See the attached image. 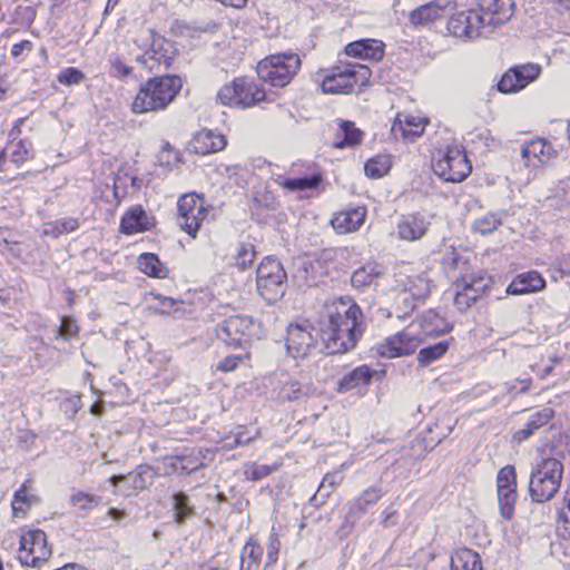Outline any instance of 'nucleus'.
I'll return each mask as SVG.
<instances>
[{
    "label": "nucleus",
    "instance_id": "4d7b16f0",
    "mask_svg": "<svg viewBox=\"0 0 570 570\" xmlns=\"http://www.w3.org/2000/svg\"><path fill=\"white\" fill-rule=\"evenodd\" d=\"M557 520L559 523H570V488L566 489L560 505L557 509Z\"/></svg>",
    "mask_w": 570,
    "mask_h": 570
},
{
    "label": "nucleus",
    "instance_id": "a878e982",
    "mask_svg": "<svg viewBox=\"0 0 570 570\" xmlns=\"http://www.w3.org/2000/svg\"><path fill=\"white\" fill-rule=\"evenodd\" d=\"M154 225V217H149L141 206H135L122 216L120 230L126 235H134L149 230Z\"/></svg>",
    "mask_w": 570,
    "mask_h": 570
},
{
    "label": "nucleus",
    "instance_id": "09e8293b",
    "mask_svg": "<svg viewBox=\"0 0 570 570\" xmlns=\"http://www.w3.org/2000/svg\"><path fill=\"white\" fill-rule=\"evenodd\" d=\"M391 161L387 156H376L365 163L364 170L370 178H381L389 173Z\"/></svg>",
    "mask_w": 570,
    "mask_h": 570
},
{
    "label": "nucleus",
    "instance_id": "9d476101",
    "mask_svg": "<svg viewBox=\"0 0 570 570\" xmlns=\"http://www.w3.org/2000/svg\"><path fill=\"white\" fill-rule=\"evenodd\" d=\"M177 210V224L183 230L195 238L207 216L204 198L196 194L183 195L178 199Z\"/></svg>",
    "mask_w": 570,
    "mask_h": 570
},
{
    "label": "nucleus",
    "instance_id": "3c124183",
    "mask_svg": "<svg viewBox=\"0 0 570 570\" xmlns=\"http://www.w3.org/2000/svg\"><path fill=\"white\" fill-rule=\"evenodd\" d=\"M255 257L256 252L253 244H240L236 256V265L238 268L245 269L253 264Z\"/></svg>",
    "mask_w": 570,
    "mask_h": 570
},
{
    "label": "nucleus",
    "instance_id": "49530a36",
    "mask_svg": "<svg viewBox=\"0 0 570 570\" xmlns=\"http://www.w3.org/2000/svg\"><path fill=\"white\" fill-rule=\"evenodd\" d=\"M503 223V213H488L474 220L472 229L481 235L493 233Z\"/></svg>",
    "mask_w": 570,
    "mask_h": 570
},
{
    "label": "nucleus",
    "instance_id": "a211bd4d",
    "mask_svg": "<svg viewBox=\"0 0 570 570\" xmlns=\"http://www.w3.org/2000/svg\"><path fill=\"white\" fill-rule=\"evenodd\" d=\"M384 495L381 488L376 485L368 487L363 490L357 497L350 500L345 508V527L353 528L368 509L374 507Z\"/></svg>",
    "mask_w": 570,
    "mask_h": 570
},
{
    "label": "nucleus",
    "instance_id": "c9c22d12",
    "mask_svg": "<svg viewBox=\"0 0 570 570\" xmlns=\"http://www.w3.org/2000/svg\"><path fill=\"white\" fill-rule=\"evenodd\" d=\"M171 507L174 511V520L178 524L185 523L186 520L191 519L196 514L189 497L183 491L176 492L171 495Z\"/></svg>",
    "mask_w": 570,
    "mask_h": 570
},
{
    "label": "nucleus",
    "instance_id": "052dcab7",
    "mask_svg": "<svg viewBox=\"0 0 570 570\" xmlns=\"http://www.w3.org/2000/svg\"><path fill=\"white\" fill-rule=\"evenodd\" d=\"M154 37H155V31L151 29H146V30H142L138 35V37L134 40V43L136 45V47L139 50L144 51V53H145L146 50L151 48V42L154 40Z\"/></svg>",
    "mask_w": 570,
    "mask_h": 570
},
{
    "label": "nucleus",
    "instance_id": "20e7f679",
    "mask_svg": "<svg viewBox=\"0 0 570 570\" xmlns=\"http://www.w3.org/2000/svg\"><path fill=\"white\" fill-rule=\"evenodd\" d=\"M301 58L294 52L269 55L256 68L258 78L273 87L287 86L301 69Z\"/></svg>",
    "mask_w": 570,
    "mask_h": 570
},
{
    "label": "nucleus",
    "instance_id": "f03ea898",
    "mask_svg": "<svg viewBox=\"0 0 570 570\" xmlns=\"http://www.w3.org/2000/svg\"><path fill=\"white\" fill-rule=\"evenodd\" d=\"M184 85L179 76L166 75L148 79L142 83L131 104L134 114L165 110L177 97Z\"/></svg>",
    "mask_w": 570,
    "mask_h": 570
},
{
    "label": "nucleus",
    "instance_id": "dca6fc26",
    "mask_svg": "<svg viewBox=\"0 0 570 570\" xmlns=\"http://www.w3.org/2000/svg\"><path fill=\"white\" fill-rule=\"evenodd\" d=\"M157 476L155 470L149 465H139L137 470L129 474V478L122 474H115L109 482L125 497H131L145 490Z\"/></svg>",
    "mask_w": 570,
    "mask_h": 570
},
{
    "label": "nucleus",
    "instance_id": "4c0bfd02",
    "mask_svg": "<svg viewBox=\"0 0 570 570\" xmlns=\"http://www.w3.org/2000/svg\"><path fill=\"white\" fill-rule=\"evenodd\" d=\"M342 139H337L333 142L335 148H344L346 146L357 145L362 139V131L354 126L353 122L342 120L340 121V129L337 132V137Z\"/></svg>",
    "mask_w": 570,
    "mask_h": 570
},
{
    "label": "nucleus",
    "instance_id": "9b49d317",
    "mask_svg": "<svg viewBox=\"0 0 570 570\" xmlns=\"http://www.w3.org/2000/svg\"><path fill=\"white\" fill-rule=\"evenodd\" d=\"M449 32L459 39L474 40L488 37L485 16L476 10H466L454 13L448 22Z\"/></svg>",
    "mask_w": 570,
    "mask_h": 570
},
{
    "label": "nucleus",
    "instance_id": "473e14b6",
    "mask_svg": "<svg viewBox=\"0 0 570 570\" xmlns=\"http://www.w3.org/2000/svg\"><path fill=\"white\" fill-rule=\"evenodd\" d=\"M19 132V128L16 126L10 131V137L12 138L7 142L3 148L4 155L7 157V161L9 167L12 165L14 168H19L22 164L27 161L30 156V149L26 140H16V134Z\"/></svg>",
    "mask_w": 570,
    "mask_h": 570
},
{
    "label": "nucleus",
    "instance_id": "423d86ee",
    "mask_svg": "<svg viewBox=\"0 0 570 570\" xmlns=\"http://www.w3.org/2000/svg\"><path fill=\"white\" fill-rule=\"evenodd\" d=\"M266 92L256 81L246 77L235 78L224 85L217 92V101L224 106L250 108L265 100Z\"/></svg>",
    "mask_w": 570,
    "mask_h": 570
},
{
    "label": "nucleus",
    "instance_id": "603ef678",
    "mask_svg": "<svg viewBox=\"0 0 570 570\" xmlns=\"http://www.w3.org/2000/svg\"><path fill=\"white\" fill-rule=\"evenodd\" d=\"M79 332V327L76 321L71 317L63 316L59 327L56 330V336L61 337L65 341L76 336Z\"/></svg>",
    "mask_w": 570,
    "mask_h": 570
},
{
    "label": "nucleus",
    "instance_id": "c756f323",
    "mask_svg": "<svg viewBox=\"0 0 570 570\" xmlns=\"http://www.w3.org/2000/svg\"><path fill=\"white\" fill-rule=\"evenodd\" d=\"M275 391L277 392L278 400L282 402H292L306 396L309 392V385L302 384L288 374L282 372L277 375Z\"/></svg>",
    "mask_w": 570,
    "mask_h": 570
},
{
    "label": "nucleus",
    "instance_id": "8fccbe9b",
    "mask_svg": "<svg viewBox=\"0 0 570 570\" xmlns=\"http://www.w3.org/2000/svg\"><path fill=\"white\" fill-rule=\"evenodd\" d=\"M70 501L75 508L81 511H88L97 507L101 498L85 492H77L71 497Z\"/></svg>",
    "mask_w": 570,
    "mask_h": 570
},
{
    "label": "nucleus",
    "instance_id": "774afa93",
    "mask_svg": "<svg viewBox=\"0 0 570 570\" xmlns=\"http://www.w3.org/2000/svg\"><path fill=\"white\" fill-rule=\"evenodd\" d=\"M33 49V43L29 40H22L18 43H14L12 47H11V56L13 58H17L19 57L20 55H22L23 52H30L31 50Z\"/></svg>",
    "mask_w": 570,
    "mask_h": 570
},
{
    "label": "nucleus",
    "instance_id": "a19ab883",
    "mask_svg": "<svg viewBox=\"0 0 570 570\" xmlns=\"http://www.w3.org/2000/svg\"><path fill=\"white\" fill-rule=\"evenodd\" d=\"M180 461V472L189 474L204 466L205 454L202 449H186L181 454H178Z\"/></svg>",
    "mask_w": 570,
    "mask_h": 570
},
{
    "label": "nucleus",
    "instance_id": "f3484780",
    "mask_svg": "<svg viewBox=\"0 0 570 570\" xmlns=\"http://www.w3.org/2000/svg\"><path fill=\"white\" fill-rule=\"evenodd\" d=\"M538 65L529 63L510 68L498 83L499 91L514 94L534 81L540 75Z\"/></svg>",
    "mask_w": 570,
    "mask_h": 570
},
{
    "label": "nucleus",
    "instance_id": "6e6d98bb",
    "mask_svg": "<svg viewBox=\"0 0 570 570\" xmlns=\"http://www.w3.org/2000/svg\"><path fill=\"white\" fill-rule=\"evenodd\" d=\"M57 79L62 85L72 86L80 83L85 79V75L79 69L70 67L61 70Z\"/></svg>",
    "mask_w": 570,
    "mask_h": 570
},
{
    "label": "nucleus",
    "instance_id": "4468645a",
    "mask_svg": "<svg viewBox=\"0 0 570 570\" xmlns=\"http://www.w3.org/2000/svg\"><path fill=\"white\" fill-rule=\"evenodd\" d=\"M313 331V326L307 321L288 325L286 348L292 357L303 358L309 353L316 342Z\"/></svg>",
    "mask_w": 570,
    "mask_h": 570
},
{
    "label": "nucleus",
    "instance_id": "a18cd8bd",
    "mask_svg": "<svg viewBox=\"0 0 570 570\" xmlns=\"http://www.w3.org/2000/svg\"><path fill=\"white\" fill-rule=\"evenodd\" d=\"M497 490L501 517L505 520H509L514 513L517 487L501 488Z\"/></svg>",
    "mask_w": 570,
    "mask_h": 570
},
{
    "label": "nucleus",
    "instance_id": "72a5a7b5",
    "mask_svg": "<svg viewBox=\"0 0 570 570\" xmlns=\"http://www.w3.org/2000/svg\"><path fill=\"white\" fill-rule=\"evenodd\" d=\"M383 275V268L375 262L366 263L358 267L351 277V284L356 289H365L376 285V281Z\"/></svg>",
    "mask_w": 570,
    "mask_h": 570
},
{
    "label": "nucleus",
    "instance_id": "ea45409f",
    "mask_svg": "<svg viewBox=\"0 0 570 570\" xmlns=\"http://www.w3.org/2000/svg\"><path fill=\"white\" fill-rule=\"evenodd\" d=\"M138 266L144 274L150 277L164 278L167 275V269L160 263L158 257L151 253L141 254L138 257Z\"/></svg>",
    "mask_w": 570,
    "mask_h": 570
},
{
    "label": "nucleus",
    "instance_id": "393cba45",
    "mask_svg": "<svg viewBox=\"0 0 570 570\" xmlns=\"http://www.w3.org/2000/svg\"><path fill=\"white\" fill-rule=\"evenodd\" d=\"M430 222L421 214L404 216L397 224V236L402 240L421 239L428 232Z\"/></svg>",
    "mask_w": 570,
    "mask_h": 570
},
{
    "label": "nucleus",
    "instance_id": "680f3d73",
    "mask_svg": "<svg viewBox=\"0 0 570 570\" xmlns=\"http://www.w3.org/2000/svg\"><path fill=\"white\" fill-rule=\"evenodd\" d=\"M154 298L157 301V303L153 306H150L156 313L160 314H168L171 312L174 306L176 305V302L166 296L161 295H155Z\"/></svg>",
    "mask_w": 570,
    "mask_h": 570
},
{
    "label": "nucleus",
    "instance_id": "f8f14e48",
    "mask_svg": "<svg viewBox=\"0 0 570 570\" xmlns=\"http://www.w3.org/2000/svg\"><path fill=\"white\" fill-rule=\"evenodd\" d=\"M51 556L47 535L42 530H29L20 538L19 560L24 566L37 567Z\"/></svg>",
    "mask_w": 570,
    "mask_h": 570
},
{
    "label": "nucleus",
    "instance_id": "338daca9",
    "mask_svg": "<svg viewBox=\"0 0 570 570\" xmlns=\"http://www.w3.org/2000/svg\"><path fill=\"white\" fill-rule=\"evenodd\" d=\"M242 361L239 355H229L224 357L217 365V368L222 372H232L238 367Z\"/></svg>",
    "mask_w": 570,
    "mask_h": 570
},
{
    "label": "nucleus",
    "instance_id": "7c9ffc66",
    "mask_svg": "<svg viewBox=\"0 0 570 570\" xmlns=\"http://www.w3.org/2000/svg\"><path fill=\"white\" fill-rule=\"evenodd\" d=\"M379 374L367 365H361L346 373L337 383V392L346 393L360 386L371 383L374 375Z\"/></svg>",
    "mask_w": 570,
    "mask_h": 570
},
{
    "label": "nucleus",
    "instance_id": "c03bdc74",
    "mask_svg": "<svg viewBox=\"0 0 570 570\" xmlns=\"http://www.w3.org/2000/svg\"><path fill=\"white\" fill-rule=\"evenodd\" d=\"M79 222L76 218L68 217L55 222L46 223L43 234L57 238L63 234H69L78 229Z\"/></svg>",
    "mask_w": 570,
    "mask_h": 570
},
{
    "label": "nucleus",
    "instance_id": "5fc2aeb1",
    "mask_svg": "<svg viewBox=\"0 0 570 570\" xmlns=\"http://www.w3.org/2000/svg\"><path fill=\"white\" fill-rule=\"evenodd\" d=\"M532 385V379L529 376L517 379L511 382H507L503 384V390L508 394L512 396H517L520 393H525L530 390Z\"/></svg>",
    "mask_w": 570,
    "mask_h": 570
},
{
    "label": "nucleus",
    "instance_id": "13d9d810",
    "mask_svg": "<svg viewBox=\"0 0 570 570\" xmlns=\"http://www.w3.org/2000/svg\"><path fill=\"white\" fill-rule=\"evenodd\" d=\"M31 501V497L28 493V489L26 484H23L19 490L16 491L12 501V509L17 513L19 511H24V507L29 505Z\"/></svg>",
    "mask_w": 570,
    "mask_h": 570
},
{
    "label": "nucleus",
    "instance_id": "58836bf2",
    "mask_svg": "<svg viewBox=\"0 0 570 570\" xmlns=\"http://www.w3.org/2000/svg\"><path fill=\"white\" fill-rule=\"evenodd\" d=\"M322 181V175L321 174H313L312 176H305V177H296V178H278L277 183L291 190H306V189H314L318 187V185Z\"/></svg>",
    "mask_w": 570,
    "mask_h": 570
},
{
    "label": "nucleus",
    "instance_id": "7ed1b4c3",
    "mask_svg": "<svg viewBox=\"0 0 570 570\" xmlns=\"http://www.w3.org/2000/svg\"><path fill=\"white\" fill-rule=\"evenodd\" d=\"M563 476V464L558 458H542L531 471L529 493L533 502L551 500L559 491Z\"/></svg>",
    "mask_w": 570,
    "mask_h": 570
},
{
    "label": "nucleus",
    "instance_id": "0eeeda50",
    "mask_svg": "<svg viewBox=\"0 0 570 570\" xmlns=\"http://www.w3.org/2000/svg\"><path fill=\"white\" fill-rule=\"evenodd\" d=\"M286 279V272L274 257L264 258L256 271L257 291L268 304H274L284 296Z\"/></svg>",
    "mask_w": 570,
    "mask_h": 570
},
{
    "label": "nucleus",
    "instance_id": "5701e85b",
    "mask_svg": "<svg viewBox=\"0 0 570 570\" xmlns=\"http://www.w3.org/2000/svg\"><path fill=\"white\" fill-rule=\"evenodd\" d=\"M227 145L225 136L213 130L203 129L189 141V149L197 155H208L223 150Z\"/></svg>",
    "mask_w": 570,
    "mask_h": 570
},
{
    "label": "nucleus",
    "instance_id": "aec40b11",
    "mask_svg": "<svg viewBox=\"0 0 570 570\" xmlns=\"http://www.w3.org/2000/svg\"><path fill=\"white\" fill-rule=\"evenodd\" d=\"M458 291L454 297L455 306L461 311L468 309L489 288V282L482 276H472L456 282Z\"/></svg>",
    "mask_w": 570,
    "mask_h": 570
},
{
    "label": "nucleus",
    "instance_id": "39448f33",
    "mask_svg": "<svg viewBox=\"0 0 570 570\" xmlns=\"http://www.w3.org/2000/svg\"><path fill=\"white\" fill-rule=\"evenodd\" d=\"M371 70L361 63H346L328 70L323 78L321 88L324 94H351L354 86H365L371 78Z\"/></svg>",
    "mask_w": 570,
    "mask_h": 570
},
{
    "label": "nucleus",
    "instance_id": "79ce46f5",
    "mask_svg": "<svg viewBox=\"0 0 570 570\" xmlns=\"http://www.w3.org/2000/svg\"><path fill=\"white\" fill-rule=\"evenodd\" d=\"M338 482L340 481H338L337 474L327 473L323 478L316 493L309 499L311 505H313L315 508L323 505L326 502V499L332 493V491L338 484Z\"/></svg>",
    "mask_w": 570,
    "mask_h": 570
},
{
    "label": "nucleus",
    "instance_id": "f257e3e1",
    "mask_svg": "<svg viewBox=\"0 0 570 570\" xmlns=\"http://www.w3.org/2000/svg\"><path fill=\"white\" fill-rule=\"evenodd\" d=\"M364 332L360 306L347 298H338L324 306L317 335L328 354H342L356 346Z\"/></svg>",
    "mask_w": 570,
    "mask_h": 570
},
{
    "label": "nucleus",
    "instance_id": "6ab92c4d",
    "mask_svg": "<svg viewBox=\"0 0 570 570\" xmlns=\"http://www.w3.org/2000/svg\"><path fill=\"white\" fill-rule=\"evenodd\" d=\"M556 154L551 142L542 138L525 141L521 148L523 164L530 173L554 158Z\"/></svg>",
    "mask_w": 570,
    "mask_h": 570
},
{
    "label": "nucleus",
    "instance_id": "6e6552de",
    "mask_svg": "<svg viewBox=\"0 0 570 570\" xmlns=\"http://www.w3.org/2000/svg\"><path fill=\"white\" fill-rule=\"evenodd\" d=\"M258 324L252 316L233 315L218 323L215 334L218 340L234 347H243L252 337L257 335Z\"/></svg>",
    "mask_w": 570,
    "mask_h": 570
},
{
    "label": "nucleus",
    "instance_id": "bf43d9fd",
    "mask_svg": "<svg viewBox=\"0 0 570 570\" xmlns=\"http://www.w3.org/2000/svg\"><path fill=\"white\" fill-rule=\"evenodd\" d=\"M111 73L119 78H126L131 75L132 69L127 66L118 56H111L110 59Z\"/></svg>",
    "mask_w": 570,
    "mask_h": 570
},
{
    "label": "nucleus",
    "instance_id": "0e129e2a",
    "mask_svg": "<svg viewBox=\"0 0 570 570\" xmlns=\"http://www.w3.org/2000/svg\"><path fill=\"white\" fill-rule=\"evenodd\" d=\"M281 549V541L277 534L273 531L268 538L267 543V559L268 562H275L277 560V556Z\"/></svg>",
    "mask_w": 570,
    "mask_h": 570
},
{
    "label": "nucleus",
    "instance_id": "bb28decb",
    "mask_svg": "<svg viewBox=\"0 0 570 570\" xmlns=\"http://www.w3.org/2000/svg\"><path fill=\"white\" fill-rule=\"evenodd\" d=\"M365 207L357 206L348 210L337 213L331 224L338 234H348L356 232L365 222Z\"/></svg>",
    "mask_w": 570,
    "mask_h": 570
},
{
    "label": "nucleus",
    "instance_id": "1a4fd4ad",
    "mask_svg": "<svg viewBox=\"0 0 570 570\" xmlns=\"http://www.w3.org/2000/svg\"><path fill=\"white\" fill-rule=\"evenodd\" d=\"M433 168L445 181L460 183L469 176L472 166L461 147L449 146L434 159Z\"/></svg>",
    "mask_w": 570,
    "mask_h": 570
},
{
    "label": "nucleus",
    "instance_id": "412c9836",
    "mask_svg": "<svg viewBox=\"0 0 570 570\" xmlns=\"http://www.w3.org/2000/svg\"><path fill=\"white\" fill-rule=\"evenodd\" d=\"M480 14L485 16L488 35L491 29L509 21L514 12L513 0H480Z\"/></svg>",
    "mask_w": 570,
    "mask_h": 570
},
{
    "label": "nucleus",
    "instance_id": "f704fd0d",
    "mask_svg": "<svg viewBox=\"0 0 570 570\" xmlns=\"http://www.w3.org/2000/svg\"><path fill=\"white\" fill-rule=\"evenodd\" d=\"M444 7L436 1L425 3L410 13V21L414 26H423L433 22L441 17Z\"/></svg>",
    "mask_w": 570,
    "mask_h": 570
},
{
    "label": "nucleus",
    "instance_id": "cd10ccee",
    "mask_svg": "<svg viewBox=\"0 0 570 570\" xmlns=\"http://www.w3.org/2000/svg\"><path fill=\"white\" fill-rule=\"evenodd\" d=\"M345 53L350 57L377 62L384 56V45L376 39H362L347 45Z\"/></svg>",
    "mask_w": 570,
    "mask_h": 570
},
{
    "label": "nucleus",
    "instance_id": "b1692460",
    "mask_svg": "<svg viewBox=\"0 0 570 570\" xmlns=\"http://www.w3.org/2000/svg\"><path fill=\"white\" fill-rule=\"evenodd\" d=\"M554 416V411L551 407H542L529 414L524 425L514 431L512 434L513 442L522 443L527 441L534 432L546 426Z\"/></svg>",
    "mask_w": 570,
    "mask_h": 570
},
{
    "label": "nucleus",
    "instance_id": "2f4dec72",
    "mask_svg": "<svg viewBox=\"0 0 570 570\" xmlns=\"http://www.w3.org/2000/svg\"><path fill=\"white\" fill-rule=\"evenodd\" d=\"M546 282L538 272H528L518 275L508 286L507 292L511 295H522L540 291Z\"/></svg>",
    "mask_w": 570,
    "mask_h": 570
},
{
    "label": "nucleus",
    "instance_id": "e433bc0d",
    "mask_svg": "<svg viewBox=\"0 0 570 570\" xmlns=\"http://www.w3.org/2000/svg\"><path fill=\"white\" fill-rule=\"evenodd\" d=\"M451 567L455 570H482L480 556L466 548L459 549L451 556Z\"/></svg>",
    "mask_w": 570,
    "mask_h": 570
},
{
    "label": "nucleus",
    "instance_id": "864d4df0",
    "mask_svg": "<svg viewBox=\"0 0 570 570\" xmlns=\"http://www.w3.org/2000/svg\"><path fill=\"white\" fill-rule=\"evenodd\" d=\"M517 487L515 469L512 465L503 466L497 475V489Z\"/></svg>",
    "mask_w": 570,
    "mask_h": 570
},
{
    "label": "nucleus",
    "instance_id": "2eb2a0df",
    "mask_svg": "<svg viewBox=\"0 0 570 570\" xmlns=\"http://www.w3.org/2000/svg\"><path fill=\"white\" fill-rule=\"evenodd\" d=\"M421 340L411 331L405 330L385 338L377 346V353L382 357L395 358L403 355H410L419 347Z\"/></svg>",
    "mask_w": 570,
    "mask_h": 570
},
{
    "label": "nucleus",
    "instance_id": "e2e57ef3",
    "mask_svg": "<svg viewBox=\"0 0 570 570\" xmlns=\"http://www.w3.org/2000/svg\"><path fill=\"white\" fill-rule=\"evenodd\" d=\"M271 472H272V468L268 465L253 464L248 470H246L245 473L247 475V479L257 481V480H261V479L267 476L268 474H271Z\"/></svg>",
    "mask_w": 570,
    "mask_h": 570
},
{
    "label": "nucleus",
    "instance_id": "37998d69",
    "mask_svg": "<svg viewBox=\"0 0 570 570\" xmlns=\"http://www.w3.org/2000/svg\"><path fill=\"white\" fill-rule=\"evenodd\" d=\"M263 549L255 541H248L242 551L240 570H254L259 566Z\"/></svg>",
    "mask_w": 570,
    "mask_h": 570
},
{
    "label": "nucleus",
    "instance_id": "4be33fe9",
    "mask_svg": "<svg viewBox=\"0 0 570 570\" xmlns=\"http://www.w3.org/2000/svg\"><path fill=\"white\" fill-rule=\"evenodd\" d=\"M426 124L425 118L399 114L392 125L391 132L396 139L413 140L423 134Z\"/></svg>",
    "mask_w": 570,
    "mask_h": 570
},
{
    "label": "nucleus",
    "instance_id": "ddd939ff",
    "mask_svg": "<svg viewBox=\"0 0 570 570\" xmlns=\"http://www.w3.org/2000/svg\"><path fill=\"white\" fill-rule=\"evenodd\" d=\"M176 53L174 45L163 36L155 32L151 48L146 50L145 53L138 55L136 57V61L149 71H153L156 67L160 66H164L167 69L171 66Z\"/></svg>",
    "mask_w": 570,
    "mask_h": 570
},
{
    "label": "nucleus",
    "instance_id": "69168bd1",
    "mask_svg": "<svg viewBox=\"0 0 570 570\" xmlns=\"http://www.w3.org/2000/svg\"><path fill=\"white\" fill-rule=\"evenodd\" d=\"M163 465L165 469V474H183L184 472H180V461L177 455H167L163 459Z\"/></svg>",
    "mask_w": 570,
    "mask_h": 570
},
{
    "label": "nucleus",
    "instance_id": "c85d7f7f",
    "mask_svg": "<svg viewBox=\"0 0 570 570\" xmlns=\"http://www.w3.org/2000/svg\"><path fill=\"white\" fill-rule=\"evenodd\" d=\"M441 265L448 276L455 279V282L462 281L464 276H466V278L473 276L469 273V261L453 247L444 252L441 258Z\"/></svg>",
    "mask_w": 570,
    "mask_h": 570
},
{
    "label": "nucleus",
    "instance_id": "de8ad7c7",
    "mask_svg": "<svg viewBox=\"0 0 570 570\" xmlns=\"http://www.w3.org/2000/svg\"><path fill=\"white\" fill-rule=\"evenodd\" d=\"M449 350V343L446 341L438 342L422 348L417 354V362L420 366H429L434 361L443 356Z\"/></svg>",
    "mask_w": 570,
    "mask_h": 570
}]
</instances>
